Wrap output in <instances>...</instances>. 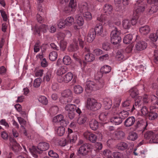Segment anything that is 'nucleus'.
Instances as JSON below:
<instances>
[{
    "mask_svg": "<svg viewBox=\"0 0 158 158\" xmlns=\"http://www.w3.org/2000/svg\"><path fill=\"white\" fill-rule=\"evenodd\" d=\"M104 105L105 109H109L111 107L112 100L110 98H106L104 99Z\"/></svg>",
    "mask_w": 158,
    "mask_h": 158,
    "instance_id": "obj_23",
    "label": "nucleus"
},
{
    "mask_svg": "<svg viewBox=\"0 0 158 158\" xmlns=\"http://www.w3.org/2000/svg\"><path fill=\"white\" fill-rule=\"evenodd\" d=\"M84 17L87 20H90L92 18L91 14L89 12H85L83 14Z\"/></svg>",
    "mask_w": 158,
    "mask_h": 158,
    "instance_id": "obj_54",
    "label": "nucleus"
},
{
    "mask_svg": "<svg viewBox=\"0 0 158 158\" xmlns=\"http://www.w3.org/2000/svg\"><path fill=\"white\" fill-rule=\"evenodd\" d=\"M111 43L114 44H117L120 43L121 41V38L120 36H113L110 37Z\"/></svg>",
    "mask_w": 158,
    "mask_h": 158,
    "instance_id": "obj_27",
    "label": "nucleus"
},
{
    "mask_svg": "<svg viewBox=\"0 0 158 158\" xmlns=\"http://www.w3.org/2000/svg\"><path fill=\"white\" fill-rule=\"evenodd\" d=\"M102 105L98 103L93 98H88L87 100V108L89 110L95 111L101 108Z\"/></svg>",
    "mask_w": 158,
    "mask_h": 158,
    "instance_id": "obj_4",
    "label": "nucleus"
},
{
    "mask_svg": "<svg viewBox=\"0 0 158 158\" xmlns=\"http://www.w3.org/2000/svg\"><path fill=\"white\" fill-rule=\"evenodd\" d=\"M150 30V27L148 25L141 27L139 28L140 33L143 35H146L148 34Z\"/></svg>",
    "mask_w": 158,
    "mask_h": 158,
    "instance_id": "obj_19",
    "label": "nucleus"
},
{
    "mask_svg": "<svg viewBox=\"0 0 158 158\" xmlns=\"http://www.w3.org/2000/svg\"><path fill=\"white\" fill-rule=\"evenodd\" d=\"M121 32L120 30L116 27H115L114 29L111 32L110 34V37L113 36H120Z\"/></svg>",
    "mask_w": 158,
    "mask_h": 158,
    "instance_id": "obj_37",
    "label": "nucleus"
},
{
    "mask_svg": "<svg viewBox=\"0 0 158 158\" xmlns=\"http://www.w3.org/2000/svg\"><path fill=\"white\" fill-rule=\"evenodd\" d=\"M64 21L67 26H69L72 25L74 22V19L72 16L68 17Z\"/></svg>",
    "mask_w": 158,
    "mask_h": 158,
    "instance_id": "obj_39",
    "label": "nucleus"
},
{
    "mask_svg": "<svg viewBox=\"0 0 158 158\" xmlns=\"http://www.w3.org/2000/svg\"><path fill=\"white\" fill-rule=\"evenodd\" d=\"M153 61L156 64H158V50H156L154 52Z\"/></svg>",
    "mask_w": 158,
    "mask_h": 158,
    "instance_id": "obj_61",
    "label": "nucleus"
},
{
    "mask_svg": "<svg viewBox=\"0 0 158 158\" xmlns=\"http://www.w3.org/2000/svg\"><path fill=\"white\" fill-rule=\"evenodd\" d=\"M92 147L91 144L85 143L80 145L78 151V154L82 156H86L92 150Z\"/></svg>",
    "mask_w": 158,
    "mask_h": 158,
    "instance_id": "obj_1",
    "label": "nucleus"
},
{
    "mask_svg": "<svg viewBox=\"0 0 158 158\" xmlns=\"http://www.w3.org/2000/svg\"><path fill=\"white\" fill-rule=\"evenodd\" d=\"M108 113L106 112H102L99 115V118L102 121H105L106 120L107 118V115Z\"/></svg>",
    "mask_w": 158,
    "mask_h": 158,
    "instance_id": "obj_51",
    "label": "nucleus"
},
{
    "mask_svg": "<svg viewBox=\"0 0 158 158\" xmlns=\"http://www.w3.org/2000/svg\"><path fill=\"white\" fill-rule=\"evenodd\" d=\"M85 138L92 143H95L97 140V136L95 134L89 131H86L83 133Z\"/></svg>",
    "mask_w": 158,
    "mask_h": 158,
    "instance_id": "obj_8",
    "label": "nucleus"
},
{
    "mask_svg": "<svg viewBox=\"0 0 158 158\" xmlns=\"http://www.w3.org/2000/svg\"><path fill=\"white\" fill-rule=\"evenodd\" d=\"M48 155L52 157L56 158H58L59 157L58 154L52 150L49 151L48 152Z\"/></svg>",
    "mask_w": 158,
    "mask_h": 158,
    "instance_id": "obj_62",
    "label": "nucleus"
},
{
    "mask_svg": "<svg viewBox=\"0 0 158 158\" xmlns=\"http://www.w3.org/2000/svg\"><path fill=\"white\" fill-rule=\"evenodd\" d=\"M88 118L86 115H83L80 116L77 120V123L79 124H84L87 120Z\"/></svg>",
    "mask_w": 158,
    "mask_h": 158,
    "instance_id": "obj_41",
    "label": "nucleus"
},
{
    "mask_svg": "<svg viewBox=\"0 0 158 158\" xmlns=\"http://www.w3.org/2000/svg\"><path fill=\"white\" fill-rule=\"evenodd\" d=\"M96 84L92 81H88L86 83L85 87V90L86 92L89 93L92 91L96 90Z\"/></svg>",
    "mask_w": 158,
    "mask_h": 158,
    "instance_id": "obj_10",
    "label": "nucleus"
},
{
    "mask_svg": "<svg viewBox=\"0 0 158 158\" xmlns=\"http://www.w3.org/2000/svg\"><path fill=\"white\" fill-rule=\"evenodd\" d=\"M48 29V26L45 24H43L41 25L39 27L35 26L34 31L35 35H38L39 36L40 35V32L45 33L47 32Z\"/></svg>",
    "mask_w": 158,
    "mask_h": 158,
    "instance_id": "obj_9",
    "label": "nucleus"
},
{
    "mask_svg": "<svg viewBox=\"0 0 158 158\" xmlns=\"http://www.w3.org/2000/svg\"><path fill=\"white\" fill-rule=\"evenodd\" d=\"M69 0H64L65 2H68ZM77 3L76 0H70L69 5L65 7L64 11L67 14H73L76 10Z\"/></svg>",
    "mask_w": 158,
    "mask_h": 158,
    "instance_id": "obj_3",
    "label": "nucleus"
},
{
    "mask_svg": "<svg viewBox=\"0 0 158 158\" xmlns=\"http://www.w3.org/2000/svg\"><path fill=\"white\" fill-rule=\"evenodd\" d=\"M111 70V68L108 65H105L102 67L100 69L102 73H109Z\"/></svg>",
    "mask_w": 158,
    "mask_h": 158,
    "instance_id": "obj_36",
    "label": "nucleus"
},
{
    "mask_svg": "<svg viewBox=\"0 0 158 158\" xmlns=\"http://www.w3.org/2000/svg\"><path fill=\"white\" fill-rule=\"evenodd\" d=\"M67 71V68L66 66H61L57 70L56 74L59 76H61L62 75L65 73Z\"/></svg>",
    "mask_w": 158,
    "mask_h": 158,
    "instance_id": "obj_26",
    "label": "nucleus"
},
{
    "mask_svg": "<svg viewBox=\"0 0 158 158\" xmlns=\"http://www.w3.org/2000/svg\"><path fill=\"white\" fill-rule=\"evenodd\" d=\"M149 37L151 40L154 42L156 41L158 38L156 34L155 33L150 34Z\"/></svg>",
    "mask_w": 158,
    "mask_h": 158,
    "instance_id": "obj_60",
    "label": "nucleus"
},
{
    "mask_svg": "<svg viewBox=\"0 0 158 158\" xmlns=\"http://www.w3.org/2000/svg\"><path fill=\"white\" fill-rule=\"evenodd\" d=\"M125 133L121 131H116L114 133V138L116 139H121L125 136Z\"/></svg>",
    "mask_w": 158,
    "mask_h": 158,
    "instance_id": "obj_20",
    "label": "nucleus"
},
{
    "mask_svg": "<svg viewBox=\"0 0 158 158\" xmlns=\"http://www.w3.org/2000/svg\"><path fill=\"white\" fill-rule=\"evenodd\" d=\"M148 118L150 120H154L158 117V114L152 111L148 113Z\"/></svg>",
    "mask_w": 158,
    "mask_h": 158,
    "instance_id": "obj_45",
    "label": "nucleus"
},
{
    "mask_svg": "<svg viewBox=\"0 0 158 158\" xmlns=\"http://www.w3.org/2000/svg\"><path fill=\"white\" fill-rule=\"evenodd\" d=\"M145 5V4L143 2L137 3L136 4L137 7L135 10L136 14L138 15L140 12L143 11L144 10Z\"/></svg>",
    "mask_w": 158,
    "mask_h": 158,
    "instance_id": "obj_17",
    "label": "nucleus"
},
{
    "mask_svg": "<svg viewBox=\"0 0 158 158\" xmlns=\"http://www.w3.org/2000/svg\"><path fill=\"white\" fill-rule=\"evenodd\" d=\"M96 33L93 29L90 30L87 36V41L89 42H92L95 39Z\"/></svg>",
    "mask_w": 158,
    "mask_h": 158,
    "instance_id": "obj_16",
    "label": "nucleus"
},
{
    "mask_svg": "<svg viewBox=\"0 0 158 158\" xmlns=\"http://www.w3.org/2000/svg\"><path fill=\"white\" fill-rule=\"evenodd\" d=\"M39 101L44 105H46L48 103V100L45 96H41L39 99Z\"/></svg>",
    "mask_w": 158,
    "mask_h": 158,
    "instance_id": "obj_55",
    "label": "nucleus"
},
{
    "mask_svg": "<svg viewBox=\"0 0 158 158\" xmlns=\"http://www.w3.org/2000/svg\"><path fill=\"white\" fill-rule=\"evenodd\" d=\"M73 57L75 60L79 63L81 66L83 64V66H85L86 65V63H85V61H83L80 59L79 57L77 56L76 54H74L73 55Z\"/></svg>",
    "mask_w": 158,
    "mask_h": 158,
    "instance_id": "obj_46",
    "label": "nucleus"
},
{
    "mask_svg": "<svg viewBox=\"0 0 158 158\" xmlns=\"http://www.w3.org/2000/svg\"><path fill=\"white\" fill-rule=\"evenodd\" d=\"M49 144L47 142H42L40 143L37 146V149L40 151V152L37 151V152L39 153L48 150L49 148Z\"/></svg>",
    "mask_w": 158,
    "mask_h": 158,
    "instance_id": "obj_11",
    "label": "nucleus"
},
{
    "mask_svg": "<svg viewBox=\"0 0 158 158\" xmlns=\"http://www.w3.org/2000/svg\"><path fill=\"white\" fill-rule=\"evenodd\" d=\"M58 27L60 28H63L67 26L65 21L63 19H60L59 21L58 24Z\"/></svg>",
    "mask_w": 158,
    "mask_h": 158,
    "instance_id": "obj_57",
    "label": "nucleus"
},
{
    "mask_svg": "<svg viewBox=\"0 0 158 158\" xmlns=\"http://www.w3.org/2000/svg\"><path fill=\"white\" fill-rule=\"evenodd\" d=\"M94 31L96 33L97 35L104 36L103 28L101 23H98L96 25Z\"/></svg>",
    "mask_w": 158,
    "mask_h": 158,
    "instance_id": "obj_12",
    "label": "nucleus"
},
{
    "mask_svg": "<svg viewBox=\"0 0 158 158\" xmlns=\"http://www.w3.org/2000/svg\"><path fill=\"white\" fill-rule=\"evenodd\" d=\"M76 18L77 19V23L79 26H82L83 24L84 21L82 17L77 15L76 16Z\"/></svg>",
    "mask_w": 158,
    "mask_h": 158,
    "instance_id": "obj_50",
    "label": "nucleus"
},
{
    "mask_svg": "<svg viewBox=\"0 0 158 158\" xmlns=\"http://www.w3.org/2000/svg\"><path fill=\"white\" fill-rule=\"evenodd\" d=\"M129 92L130 96L132 98H135L139 94L137 89L135 88L131 89Z\"/></svg>",
    "mask_w": 158,
    "mask_h": 158,
    "instance_id": "obj_40",
    "label": "nucleus"
},
{
    "mask_svg": "<svg viewBox=\"0 0 158 158\" xmlns=\"http://www.w3.org/2000/svg\"><path fill=\"white\" fill-rule=\"evenodd\" d=\"M132 38V35L127 34L124 37L123 39V42L125 44H129L131 42Z\"/></svg>",
    "mask_w": 158,
    "mask_h": 158,
    "instance_id": "obj_31",
    "label": "nucleus"
},
{
    "mask_svg": "<svg viewBox=\"0 0 158 158\" xmlns=\"http://www.w3.org/2000/svg\"><path fill=\"white\" fill-rule=\"evenodd\" d=\"M141 97H138V98L135 100V105L132 106V108L131 109V112L133 111L136 108H138L139 106H141Z\"/></svg>",
    "mask_w": 158,
    "mask_h": 158,
    "instance_id": "obj_21",
    "label": "nucleus"
},
{
    "mask_svg": "<svg viewBox=\"0 0 158 158\" xmlns=\"http://www.w3.org/2000/svg\"><path fill=\"white\" fill-rule=\"evenodd\" d=\"M73 88L74 93L77 94H79L81 93L83 90L82 87L79 85L75 86Z\"/></svg>",
    "mask_w": 158,
    "mask_h": 158,
    "instance_id": "obj_42",
    "label": "nucleus"
},
{
    "mask_svg": "<svg viewBox=\"0 0 158 158\" xmlns=\"http://www.w3.org/2000/svg\"><path fill=\"white\" fill-rule=\"evenodd\" d=\"M148 97V96L146 94L143 96L142 100L144 104L146 105L149 102L150 98Z\"/></svg>",
    "mask_w": 158,
    "mask_h": 158,
    "instance_id": "obj_64",
    "label": "nucleus"
},
{
    "mask_svg": "<svg viewBox=\"0 0 158 158\" xmlns=\"http://www.w3.org/2000/svg\"><path fill=\"white\" fill-rule=\"evenodd\" d=\"M96 90H98L102 88L105 85V82L103 79H99L96 81Z\"/></svg>",
    "mask_w": 158,
    "mask_h": 158,
    "instance_id": "obj_28",
    "label": "nucleus"
},
{
    "mask_svg": "<svg viewBox=\"0 0 158 158\" xmlns=\"http://www.w3.org/2000/svg\"><path fill=\"white\" fill-rule=\"evenodd\" d=\"M131 101L129 99H127L122 103V108L123 110L127 111H131L132 106L131 105Z\"/></svg>",
    "mask_w": 158,
    "mask_h": 158,
    "instance_id": "obj_13",
    "label": "nucleus"
},
{
    "mask_svg": "<svg viewBox=\"0 0 158 158\" xmlns=\"http://www.w3.org/2000/svg\"><path fill=\"white\" fill-rule=\"evenodd\" d=\"M78 48L77 44L75 43L70 44L68 47V50L70 52L76 51Z\"/></svg>",
    "mask_w": 158,
    "mask_h": 158,
    "instance_id": "obj_25",
    "label": "nucleus"
},
{
    "mask_svg": "<svg viewBox=\"0 0 158 158\" xmlns=\"http://www.w3.org/2000/svg\"><path fill=\"white\" fill-rule=\"evenodd\" d=\"M135 121V118L134 117H130L125 121L124 123V125L126 127H130L132 126Z\"/></svg>",
    "mask_w": 158,
    "mask_h": 158,
    "instance_id": "obj_15",
    "label": "nucleus"
},
{
    "mask_svg": "<svg viewBox=\"0 0 158 158\" xmlns=\"http://www.w3.org/2000/svg\"><path fill=\"white\" fill-rule=\"evenodd\" d=\"M147 46V44L144 41H140L136 43L135 48L136 50L141 51L145 49Z\"/></svg>",
    "mask_w": 158,
    "mask_h": 158,
    "instance_id": "obj_14",
    "label": "nucleus"
},
{
    "mask_svg": "<svg viewBox=\"0 0 158 158\" xmlns=\"http://www.w3.org/2000/svg\"><path fill=\"white\" fill-rule=\"evenodd\" d=\"M110 121L115 125H118L122 123L123 120L122 118L118 115V116H115L112 117L110 119Z\"/></svg>",
    "mask_w": 158,
    "mask_h": 158,
    "instance_id": "obj_22",
    "label": "nucleus"
},
{
    "mask_svg": "<svg viewBox=\"0 0 158 158\" xmlns=\"http://www.w3.org/2000/svg\"><path fill=\"white\" fill-rule=\"evenodd\" d=\"M131 25L130 20L128 19H125L123 21L122 26L125 29H128L130 28Z\"/></svg>",
    "mask_w": 158,
    "mask_h": 158,
    "instance_id": "obj_35",
    "label": "nucleus"
},
{
    "mask_svg": "<svg viewBox=\"0 0 158 158\" xmlns=\"http://www.w3.org/2000/svg\"><path fill=\"white\" fill-rule=\"evenodd\" d=\"M115 58L118 61H121L124 60V56L121 51H118L116 53Z\"/></svg>",
    "mask_w": 158,
    "mask_h": 158,
    "instance_id": "obj_49",
    "label": "nucleus"
},
{
    "mask_svg": "<svg viewBox=\"0 0 158 158\" xmlns=\"http://www.w3.org/2000/svg\"><path fill=\"white\" fill-rule=\"evenodd\" d=\"M154 134V133L152 131H147L144 134V137L146 139H150V140L152 143V139L154 138L153 137Z\"/></svg>",
    "mask_w": 158,
    "mask_h": 158,
    "instance_id": "obj_38",
    "label": "nucleus"
},
{
    "mask_svg": "<svg viewBox=\"0 0 158 158\" xmlns=\"http://www.w3.org/2000/svg\"><path fill=\"white\" fill-rule=\"evenodd\" d=\"M52 121L55 123L60 122V125L64 126H67L68 123L66 120L64 119V116L61 114L54 117L53 118Z\"/></svg>",
    "mask_w": 158,
    "mask_h": 158,
    "instance_id": "obj_7",
    "label": "nucleus"
},
{
    "mask_svg": "<svg viewBox=\"0 0 158 158\" xmlns=\"http://www.w3.org/2000/svg\"><path fill=\"white\" fill-rule=\"evenodd\" d=\"M127 147V144L125 142H123L118 143L116 148L119 150L123 151L126 149Z\"/></svg>",
    "mask_w": 158,
    "mask_h": 158,
    "instance_id": "obj_30",
    "label": "nucleus"
},
{
    "mask_svg": "<svg viewBox=\"0 0 158 158\" xmlns=\"http://www.w3.org/2000/svg\"><path fill=\"white\" fill-rule=\"evenodd\" d=\"M57 57V52L56 51H52L50 52L49 55V59L52 61H54L56 60Z\"/></svg>",
    "mask_w": 158,
    "mask_h": 158,
    "instance_id": "obj_43",
    "label": "nucleus"
},
{
    "mask_svg": "<svg viewBox=\"0 0 158 158\" xmlns=\"http://www.w3.org/2000/svg\"><path fill=\"white\" fill-rule=\"evenodd\" d=\"M158 10V7L155 5H152L148 10V14L151 15L156 12Z\"/></svg>",
    "mask_w": 158,
    "mask_h": 158,
    "instance_id": "obj_34",
    "label": "nucleus"
},
{
    "mask_svg": "<svg viewBox=\"0 0 158 158\" xmlns=\"http://www.w3.org/2000/svg\"><path fill=\"white\" fill-rule=\"evenodd\" d=\"M64 108L65 110L69 112L74 111L76 110L75 106L74 104H71L66 105Z\"/></svg>",
    "mask_w": 158,
    "mask_h": 158,
    "instance_id": "obj_29",
    "label": "nucleus"
},
{
    "mask_svg": "<svg viewBox=\"0 0 158 158\" xmlns=\"http://www.w3.org/2000/svg\"><path fill=\"white\" fill-rule=\"evenodd\" d=\"M68 137L69 138V142L72 143L75 142L77 139V136L75 134L68 135Z\"/></svg>",
    "mask_w": 158,
    "mask_h": 158,
    "instance_id": "obj_52",
    "label": "nucleus"
},
{
    "mask_svg": "<svg viewBox=\"0 0 158 158\" xmlns=\"http://www.w3.org/2000/svg\"><path fill=\"white\" fill-rule=\"evenodd\" d=\"M10 144L12 146L13 150L15 152H18L21 150L22 148L19 144L17 143L14 138L10 137L9 138Z\"/></svg>",
    "mask_w": 158,
    "mask_h": 158,
    "instance_id": "obj_6",
    "label": "nucleus"
},
{
    "mask_svg": "<svg viewBox=\"0 0 158 158\" xmlns=\"http://www.w3.org/2000/svg\"><path fill=\"white\" fill-rule=\"evenodd\" d=\"M80 10L81 13H84L87 10V7L86 3H83L79 6Z\"/></svg>",
    "mask_w": 158,
    "mask_h": 158,
    "instance_id": "obj_53",
    "label": "nucleus"
},
{
    "mask_svg": "<svg viewBox=\"0 0 158 158\" xmlns=\"http://www.w3.org/2000/svg\"><path fill=\"white\" fill-rule=\"evenodd\" d=\"M138 137L137 134L135 132H131L129 133L127 139L129 140L134 141Z\"/></svg>",
    "mask_w": 158,
    "mask_h": 158,
    "instance_id": "obj_32",
    "label": "nucleus"
},
{
    "mask_svg": "<svg viewBox=\"0 0 158 158\" xmlns=\"http://www.w3.org/2000/svg\"><path fill=\"white\" fill-rule=\"evenodd\" d=\"M85 60L86 62H90L93 61L95 60L94 55L90 52L85 53Z\"/></svg>",
    "mask_w": 158,
    "mask_h": 158,
    "instance_id": "obj_18",
    "label": "nucleus"
},
{
    "mask_svg": "<svg viewBox=\"0 0 158 158\" xmlns=\"http://www.w3.org/2000/svg\"><path fill=\"white\" fill-rule=\"evenodd\" d=\"M67 46V42L64 41H62L60 42V50L62 51L65 50Z\"/></svg>",
    "mask_w": 158,
    "mask_h": 158,
    "instance_id": "obj_59",
    "label": "nucleus"
},
{
    "mask_svg": "<svg viewBox=\"0 0 158 158\" xmlns=\"http://www.w3.org/2000/svg\"><path fill=\"white\" fill-rule=\"evenodd\" d=\"M41 81V79L40 78H38L36 79L34 81L33 86L35 88L38 87L40 85Z\"/></svg>",
    "mask_w": 158,
    "mask_h": 158,
    "instance_id": "obj_56",
    "label": "nucleus"
},
{
    "mask_svg": "<svg viewBox=\"0 0 158 158\" xmlns=\"http://www.w3.org/2000/svg\"><path fill=\"white\" fill-rule=\"evenodd\" d=\"M73 77V75L70 72H68L63 76H60L57 77V81L60 83H67L70 81Z\"/></svg>",
    "mask_w": 158,
    "mask_h": 158,
    "instance_id": "obj_5",
    "label": "nucleus"
},
{
    "mask_svg": "<svg viewBox=\"0 0 158 158\" xmlns=\"http://www.w3.org/2000/svg\"><path fill=\"white\" fill-rule=\"evenodd\" d=\"M65 132V129L63 126L59 127L57 131V134L60 136L63 135Z\"/></svg>",
    "mask_w": 158,
    "mask_h": 158,
    "instance_id": "obj_48",
    "label": "nucleus"
},
{
    "mask_svg": "<svg viewBox=\"0 0 158 158\" xmlns=\"http://www.w3.org/2000/svg\"><path fill=\"white\" fill-rule=\"evenodd\" d=\"M112 6L108 4H106L104 6L103 10L106 13L107 12L110 14L112 10Z\"/></svg>",
    "mask_w": 158,
    "mask_h": 158,
    "instance_id": "obj_44",
    "label": "nucleus"
},
{
    "mask_svg": "<svg viewBox=\"0 0 158 158\" xmlns=\"http://www.w3.org/2000/svg\"><path fill=\"white\" fill-rule=\"evenodd\" d=\"M135 15V16L133 17L131 20V24L133 25H135L137 22V20L138 18V15H136L135 12H134V15Z\"/></svg>",
    "mask_w": 158,
    "mask_h": 158,
    "instance_id": "obj_63",
    "label": "nucleus"
},
{
    "mask_svg": "<svg viewBox=\"0 0 158 158\" xmlns=\"http://www.w3.org/2000/svg\"><path fill=\"white\" fill-rule=\"evenodd\" d=\"M63 61L64 64L66 65H69L71 63V58L68 56H65L63 58Z\"/></svg>",
    "mask_w": 158,
    "mask_h": 158,
    "instance_id": "obj_47",
    "label": "nucleus"
},
{
    "mask_svg": "<svg viewBox=\"0 0 158 158\" xmlns=\"http://www.w3.org/2000/svg\"><path fill=\"white\" fill-rule=\"evenodd\" d=\"M62 97L60 99V102L63 104L71 102L73 99L72 92L70 89L64 90L61 93Z\"/></svg>",
    "mask_w": 158,
    "mask_h": 158,
    "instance_id": "obj_2",
    "label": "nucleus"
},
{
    "mask_svg": "<svg viewBox=\"0 0 158 158\" xmlns=\"http://www.w3.org/2000/svg\"><path fill=\"white\" fill-rule=\"evenodd\" d=\"M125 110H123V111L119 112L118 114V115L122 118L123 120L127 118L129 114L128 112V111H127V110L125 111Z\"/></svg>",
    "mask_w": 158,
    "mask_h": 158,
    "instance_id": "obj_33",
    "label": "nucleus"
},
{
    "mask_svg": "<svg viewBox=\"0 0 158 158\" xmlns=\"http://www.w3.org/2000/svg\"><path fill=\"white\" fill-rule=\"evenodd\" d=\"M89 126L92 130H96L98 127V123L95 119H92L89 122Z\"/></svg>",
    "mask_w": 158,
    "mask_h": 158,
    "instance_id": "obj_24",
    "label": "nucleus"
},
{
    "mask_svg": "<svg viewBox=\"0 0 158 158\" xmlns=\"http://www.w3.org/2000/svg\"><path fill=\"white\" fill-rule=\"evenodd\" d=\"M52 77V73L50 71H48L44 77V80L47 81H49Z\"/></svg>",
    "mask_w": 158,
    "mask_h": 158,
    "instance_id": "obj_58",
    "label": "nucleus"
}]
</instances>
